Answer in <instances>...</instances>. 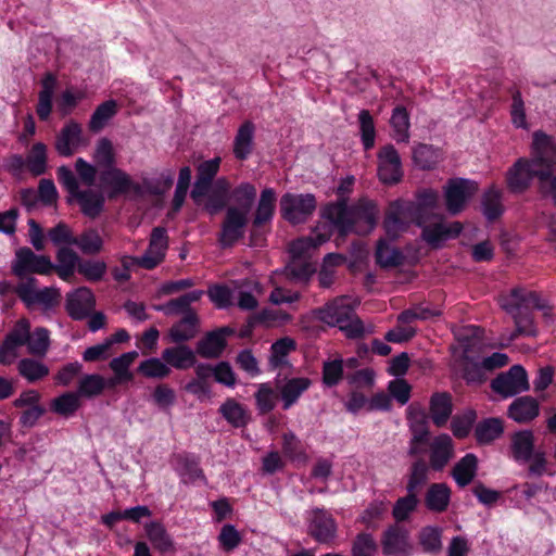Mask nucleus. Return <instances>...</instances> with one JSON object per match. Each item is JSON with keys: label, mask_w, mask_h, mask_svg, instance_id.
Wrapping results in <instances>:
<instances>
[{"label": "nucleus", "mask_w": 556, "mask_h": 556, "mask_svg": "<svg viewBox=\"0 0 556 556\" xmlns=\"http://www.w3.org/2000/svg\"><path fill=\"white\" fill-rule=\"evenodd\" d=\"M249 215L236 207H227L217 241L222 249L232 248L245 235Z\"/></svg>", "instance_id": "9b49d317"}, {"label": "nucleus", "mask_w": 556, "mask_h": 556, "mask_svg": "<svg viewBox=\"0 0 556 556\" xmlns=\"http://www.w3.org/2000/svg\"><path fill=\"white\" fill-rule=\"evenodd\" d=\"M378 545L370 533H359L352 545V556H375Z\"/></svg>", "instance_id": "774afa93"}, {"label": "nucleus", "mask_w": 556, "mask_h": 556, "mask_svg": "<svg viewBox=\"0 0 556 556\" xmlns=\"http://www.w3.org/2000/svg\"><path fill=\"white\" fill-rule=\"evenodd\" d=\"M137 356L138 353L136 351H130L123 353L118 357H114L110 362V368L117 377V380L125 381L132 378V375L129 372V366L134 363Z\"/></svg>", "instance_id": "0e129e2a"}, {"label": "nucleus", "mask_w": 556, "mask_h": 556, "mask_svg": "<svg viewBox=\"0 0 556 556\" xmlns=\"http://www.w3.org/2000/svg\"><path fill=\"white\" fill-rule=\"evenodd\" d=\"M425 218L413 202L396 200L390 203L383 219V228L390 240H396L412 224L422 227Z\"/></svg>", "instance_id": "7ed1b4c3"}, {"label": "nucleus", "mask_w": 556, "mask_h": 556, "mask_svg": "<svg viewBox=\"0 0 556 556\" xmlns=\"http://www.w3.org/2000/svg\"><path fill=\"white\" fill-rule=\"evenodd\" d=\"M453 397L448 392H434L429 400V413L432 422L444 427L453 414Z\"/></svg>", "instance_id": "5701e85b"}, {"label": "nucleus", "mask_w": 556, "mask_h": 556, "mask_svg": "<svg viewBox=\"0 0 556 556\" xmlns=\"http://www.w3.org/2000/svg\"><path fill=\"white\" fill-rule=\"evenodd\" d=\"M282 452L286 457L299 465L306 464L308 460L305 446L292 432L283 434Z\"/></svg>", "instance_id": "864d4df0"}, {"label": "nucleus", "mask_w": 556, "mask_h": 556, "mask_svg": "<svg viewBox=\"0 0 556 556\" xmlns=\"http://www.w3.org/2000/svg\"><path fill=\"white\" fill-rule=\"evenodd\" d=\"M227 346V340L218 333L208 331L195 344V354L206 359H216L222 356Z\"/></svg>", "instance_id": "cd10ccee"}, {"label": "nucleus", "mask_w": 556, "mask_h": 556, "mask_svg": "<svg viewBox=\"0 0 556 556\" xmlns=\"http://www.w3.org/2000/svg\"><path fill=\"white\" fill-rule=\"evenodd\" d=\"M54 264L47 255H38L30 248L23 247L15 251L11 265L12 274L24 280L28 274L49 275Z\"/></svg>", "instance_id": "0eeeda50"}, {"label": "nucleus", "mask_w": 556, "mask_h": 556, "mask_svg": "<svg viewBox=\"0 0 556 556\" xmlns=\"http://www.w3.org/2000/svg\"><path fill=\"white\" fill-rule=\"evenodd\" d=\"M507 296L523 306L525 309L529 311L530 307H533L541 311L547 321L552 320L553 307L549 302L543 299L538 292L529 291L523 288H514Z\"/></svg>", "instance_id": "b1692460"}, {"label": "nucleus", "mask_w": 556, "mask_h": 556, "mask_svg": "<svg viewBox=\"0 0 556 556\" xmlns=\"http://www.w3.org/2000/svg\"><path fill=\"white\" fill-rule=\"evenodd\" d=\"M162 359L166 362L168 367L178 370H186L193 367L197 363V354L189 345L185 343H175L163 350Z\"/></svg>", "instance_id": "4be33fe9"}, {"label": "nucleus", "mask_w": 556, "mask_h": 556, "mask_svg": "<svg viewBox=\"0 0 556 556\" xmlns=\"http://www.w3.org/2000/svg\"><path fill=\"white\" fill-rule=\"evenodd\" d=\"M290 260L276 274L285 275L292 281H308L313 274V238H301L289 245Z\"/></svg>", "instance_id": "20e7f679"}, {"label": "nucleus", "mask_w": 556, "mask_h": 556, "mask_svg": "<svg viewBox=\"0 0 556 556\" xmlns=\"http://www.w3.org/2000/svg\"><path fill=\"white\" fill-rule=\"evenodd\" d=\"M431 469L424 458H417L413 462L407 476L406 492L418 494V490L428 482Z\"/></svg>", "instance_id": "37998d69"}, {"label": "nucleus", "mask_w": 556, "mask_h": 556, "mask_svg": "<svg viewBox=\"0 0 556 556\" xmlns=\"http://www.w3.org/2000/svg\"><path fill=\"white\" fill-rule=\"evenodd\" d=\"M478 191V184L467 178H451L443 187L445 206L451 215L459 214Z\"/></svg>", "instance_id": "6e6552de"}, {"label": "nucleus", "mask_w": 556, "mask_h": 556, "mask_svg": "<svg viewBox=\"0 0 556 556\" xmlns=\"http://www.w3.org/2000/svg\"><path fill=\"white\" fill-rule=\"evenodd\" d=\"M220 415L235 428H242L250 421L248 409L235 399H227L219 407Z\"/></svg>", "instance_id": "4c0bfd02"}, {"label": "nucleus", "mask_w": 556, "mask_h": 556, "mask_svg": "<svg viewBox=\"0 0 556 556\" xmlns=\"http://www.w3.org/2000/svg\"><path fill=\"white\" fill-rule=\"evenodd\" d=\"M256 194L257 192L254 185L248 181L241 182L233 189L230 188L229 201L232 202V205H228V207H236L237 210H241V213L249 215L255 202Z\"/></svg>", "instance_id": "c756f323"}, {"label": "nucleus", "mask_w": 556, "mask_h": 556, "mask_svg": "<svg viewBox=\"0 0 556 556\" xmlns=\"http://www.w3.org/2000/svg\"><path fill=\"white\" fill-rule=\"evenodd\" d=\"M491 389L504 399L529 391L530 383L526 369L521 365L511 366L491 381Z\"/></svg>", "instance_id": "9d476101"}, {"label": "nucleus", "mask_w": 556, "mask_h": 556, "mask_svg": "<svg viewBox=\"0 0 556 556\" xmlns=\"http://www.w3.org/2000/svg\"><path fill=\"white\" fill-rule=\"evenodd\" d=\"M117 113V103L111 99L99 104L89 121V129L98 132L104 128L108 122Z\"/></svg>", "instance_id": "603ef678"}, {"label": "nucleus", "mask_w": 556, "mask_h": 556, "mask_svg": "<svg viewBox=\"0 0 556 556\" xmlns=\"http://www.w3.org/2000/svg\"><path fill=\"white\" fill-rule=\"evenodd\" d=\"M451 501V489L446 483H432L426 493L425 504L430 511L443 513Z\"/></svg>", "instance_id": "72a5a7b5"}, {"label": "nucleus", "mask_w": 556, "mask_h": 556, "mask_svg": "<svg viewBox=\"0 0 556 556\" xmlns=\"http://www.w3.org/2000/svg\"><path fill=\"white\" fill-rule=\"evenodd\" d=\"M73 199L77 200L84 215L90 218L98 217L104 207L103 194L91 189L81 190Z\"/></svg>", "instance_id": "58836bf2"}, {"label": "nucleus", "mask_w": 556, "mask_h": 556, "mask_svg": "<svg viewBox=\"0 0 556 556\" xmlns=\"http://www.w3.org/2000/svg\"><path fill=\"white\" fill-rule=\"evenodd\" d=\"M50 346L48 329L43 327L36 328L33 333L29 332L27 341L28 352L33 355L45 356Z\"/></svg>", "instance_id": "e2e57ef3"}, {"label": "nucleus", "mask_w": 556, "mask_h": 556, "mask_svg": "<svg viewBox=\"0 0 556 556\" xmlns=\"http://www.w3.org/2000/svg\"><path fill=\"white\" fill-rule=\"evenodd\" d=\"M547 174L542 178L539 191L544 198L552 200L553 204L556 205V143L554 142L552 151L549 153L546 163Z\"/></svg>", "instance_id": "49530a36"}, {"label": "nucleus", "mask_w": 556, "mask_h": 556, "mask_svg": "<svg viewBox=\"0 0 556 556\" xmlns=\"http://www.w3.org/2000/svg\"><path fill=\"white\" fill-rule=\"evenodd\" d=\"M454 456V442L447 433L437 435L429 445V464L432 470L441 471Z\"/></svg>", "instance_id": "f3484780"}, {"label": "nucleus", "mask_w": 556, "mask_h": 556, "mask_svg": "<svg viewBox=\"0 0 556 556\" xmlns=\"http://www.w3.org/2000/svg\"><path fill=\"white\" fill-rule=\"evenodd\" d=\"M138 372L147 378L164 379L170 375L172 370L162 357H150L140 363Z\"/></svg>", "instance_id": "13d9d810"}, {"label": "nucleus", "mask_w": 556, "mask_h": 556, "mask_svg": "<svg viewBox=\"0 0 556 556\" xmlns=\"http://www.w3.org/2000/svg\"><path fill=\"white\" fill-rule=\"evenodd\" d=\"M204 294L203 290H193L179 298L172 299L164 304L153 305V308L157 312H162L167 316L182 314L188 315L190 312H195L191 307V303L199 301Z\"/></svg>", "instance_id": "393cba45"}, {"label": "nucleus", "mask_w": 556, "mask_h": 556, "mask_svg": "<svg viewBox=\"0 0 556 556\" xmlns=\"http://www.w3.org/2000/svg\"><path fill=\"white\" fill-rule=\"evenodd\" d=\"M470 334H457L458 342L463 345V352L455 361L454 368L469 386H480L486 380L480 362L469 355L470 337L477 336L478 327H470Z\"/></svg>", "instance_id": "423d86ee"}, {"label": "nucleus", "mask_w": 556, "mask_h": 556, "mask_svg": "<svg viewBox=\"0 0 556 556\" xmlns=\"http://www.w3.org/2000/svg\"><path fill=\"white\" fill-rule=\"evenodd\" d=\"M309 386L311 380L306 378H292L282 384H280V381L277 379L276 389L280 392L283 409H289Z\"/></svg>", "instance_id": "2f4dec72"}, {"label": "nucleus", "mask_w": 556, "mask_h": 556, "mask_svg": "<svg viewBox=\"0 0 556 556\" xmlns=\"http://www.w3.org/2000/svg\"><path fill=\"white\" fill-rule=\"evenodd\" d=\"M352 312L353 309L349 305L343 304L342 300H334L324 308L315 311V315L325 324L339 328Z\"/></svg>", "instance_id": "7c9ffc66"}, {"label": "nucleus", "mask_w": 556, "mask_h": 556, "mask_svg": "<svg viewBox=\"0 0 556 556\" xmlns=\"http://www.w3.org/2000/svg\"><path fill=\"white\" fill-rule=\"evenodd\" d=\"M424 552L438 554L442 549V529L437 526L424 527L418 535Z\"/></svg>", "instance_id": "5fc2aeb1"}, {"label": "nucleus", "mask_w": 556, "mask_h": 556, "mask_svg": "<svg viewBox=\"0 0 556 556\" xmlns=\"http://www.w3.org/2000/svg\"><path fill=\"white\" fill-rule=\"evenodd\" d=\"M37 279L33 276L26 277L15 286L14 293L29 309L39 306L43 312L53 309L61 300L60 289L56 287L37 288Z\"/></svg>", "instance_id": "39448f33"}, {"label": "nucleus", "mask_w": 556, "mask_h": 556, "mask_svg": "<svg viewBox=\"0 0 556 556\" xmlns=\"http://www.w3.org/2000/svg\"><path fill=\"white\" fill-rule=\"evenodd\" d=\"M295 350V342L289 337L281 338L270 346V356L268 359L269 369L275 370L281 366L288 365L287 356Z\"/></svg>", "instance_id": "de8ad7c7"}, {"label": "nucleus", "mask_w": 556, "mask_h": 556, "mask_svg": "<svg viewBox=\"0 0 556 556\" xmlns=\"http://www.w3.org/2000/svg\"><path fill=\"white\" fill-rule=\"evenodd\" d=\"M56 86V77L47 73L41 80V90L38 94V104L36 112L41 121H47L52 111V98Z\"/></svg>", "instance_id": "c9c22d12"}, {"label": "nucleus", "mask_w": 556, "mask_h": 556, "mask_svg": "<svg viewBox=\"0 0 556 556\" xmlns=\"http://www.w3.org/2000/svg\"><path fill=\"white\" fill-rule=\"evenodd\" d=\"M74 245L85 255H97L103 250V240L97 229L89 228L75 237Z\"/></svg>", "instance_id": "3c124183"}, {"label": "nucleus", "mask_w": 556, "mask_h": 556, "mask_svg": "<svg viewBox=\"0 0 556 556\" xmlns=\"http://www.w3.org/2000/svg\"><path fill=\"white\" fill-rule=\"evenodd\" d=\"M81 139V127L76 122L67 123L56 136L55 150L62 156H72Z\"/></svg>", "instance_id": "a878e982"}, {"label": "nucleus", "mask_w": 556, "mask_h": 556, "mask_svg": "<svg viewBox=\"0 0 556 556\" xmlns=\"http://www.w3.org/2000/svg\"><path fill=\"white\" fill-rule=\"evenodd\" d=\"M477 414L473 409H467L462 415H455L451 421L453 434L458 439L466 438L476 421Z\"/></svg>", "instance_id": "338daca9"}, {"label": "nucleus", "mask_w": 556, "mask_h": 556, "mask_svg": "<svg viewBox=\"0 0 556 556\" xmlns=\"http://www.w3.org/2000/svg\"><path fill=\"white\" fill-rule=\"evenodd\" d=\"M230 182L226 177L215 179L211 192L200 205L211 216L226 211L229 201Z\"/></svg>", "instance_id": "6ab92c4d"}, {"label": "nucleus", "mask_w": 556, "mask_h": 556, "mask_svg": "<svg viewBox=\"0 0 556 556\" xmlns=\"http://www.w3.org/2000/svg\"><path fill=\"white\" fill-rule=\"evenodd\" d=\"M346 202V199H339L321 210V222L315 226V248L327 242L333 229L338 231V239L344 240L351 232L367 235L376 227L378 211L372 201L359 199L351 206Z\"/></svg>", "instance_id": "f257e3e1"}, {"label": "nucleus", "mask_w": 556, "mask_h": 556, "mask_svg": "<svg viewBox=\"0 0 556 556\" xmlns=\"http://www.w3.org/2000/svg\"><path fill=\"white\" fill-rule=\"evenodd\" d=\"M56 261L58 264L54 265L53 270L56 271L61 279L68 280L81 260L75 251L70 248L62 247L56 252Z\"/></svg>", "instance_id": "c03bdc74"}, {"label": "nucleus", "mask_w": 556, "mask_h": 556, "mask_svg": "<svg viewBox=\"0 0 556 556\" xmlns=\"http://www.w3.org/2000/svg\"><path fill=\"white\" fill-rule=\"evenodd\" d=\"M504 432L503 421L500 418H485L475 428V437L479 444H489L498 439Z\"/></svg>", "instance_id": "a19ab883"}, {"label": "nucleus", "mask_w": 556, "mask_h": 556, "mask_svg": "<svg viewBox=\"0 0 556 556\" xmlns=\"http://www.w3.org/2000/svg\"><path fill=\"white\" fill-rule=\"evenodd\" d=\"M99 178L102 187L108 189V198L111 200L119 194L127 193L129 190L140 191V186L135 184L126 172L116 166L102 169Z\"/></svg>", "instance_id": "ddd939ff"}, {"label": "nucleus", "mask_w": 556, "mask_h": 556, "mask_svg": "<svg viewBox=\"0 0 556 556\" xmlns=\"http://www.w3.org/2000/svg\"><path fill=\"white\" fill-rule=\"evenodd\" d=\"M276 208V192L271 188L262 190L256 211L251 222L250 237L255 241L260 233V228L271 222Z\"/></svg>", "instance_id": "2eb2a0df"}, {"label": "nucleus", "mask_w": 556, "mask_h": 556, "mask_svg": "<svg viewBox=\"0 0 556 556\" xmlns=\"http://www.w3.org/2000/svg\"><path fill=\"white\" fill-rule=\"evenodd\" d=\"M106 387V382L101 375H85L78 383L77 394L83 397L91 399L100 395Z\"/></svg>", "instance_id": "6e6d98bb"}, {"label": "nucleus", "mask_w": 556, "mask_h": 556, "mask_svg": "<svg viewBox=\"0 0 556 556\" xmlns=\"http://www.w3.org/2000/svg\"><path fill=\"white\" fill-rule=\"evenodd\" d=\"M200 332V317L197 312H190L176 321L168 330L173 343H185L194 339Z\"/></svg>", "instance_id": "412c9836"}, {"label": "nucleus", "mask_w": 556, "mask_h": 556, "mask_svg": "<svg viewBox=\"0 0 556 556\" xmlns=\"http://www.w3.org/2000/svg\"><path fill=\"white\" fill-rule=\"evenodd\" d=\"M419 504L418 494L407 493L405 496L397 498L392 508V516L397 522H403L409 518Z\"/></svg>", "instance_id": "4d7b16f0"}, {"label": "nucleus", "mask_w": 556, "mask_h": 556, "mask_svg": "<svg viewBox=\"0 0 556 556\" xmlns=\"http://www.w3.org/2000/svg\"><path fill=\"white\" fill-rule=\"evenodd\" d=\"M381 546L386 556H409L410 554L408 533L399 526H391L384 531Z\"/></svg>", "instance_id": "a211bd4d"}, {"label": "nucleus", "mask_w": 556, "mask_h": 556, "mask_svg": "<svg viewBox=\"0 0 556 556\" xmlns=\"http://www.w3.org/2000/svg\"><path fill=\"white\" fill-rule=\"evenodd\" d=\"M279 206L285 220L292 225L302 224L313 214V194L285 193Z\"/></svg>", "instance_id": "f8f14e48"}, {"label": "nucleus", "mask_w": 556, "mask_h": 556, "mask_svg": "<svg viewBox=\"0 0 556 556\" xmlns=\"http://www.w3.org/2000/svg\"><path fill=\"white\" fill-rule=\"evenodd\" d=\"M17 371L28 382H37L49 375V367L35 358H22L17 364Z\"/></svg>", "instance_id": "09e8293b"}, {"label": "nucleus", "mask_w": 556, "mask_h": 556, "mask_svg": "<svg viewBox=\"0 0 556 556\" xmlns=\"http://www.w3.org/2000/svg\"><path fill=\"white\" fill-rule=\"evenodd\" d=\"M420 228L422 229L421 239L432 249H440L445 241L457 238L460 235L463 225L459 222H452L450 224L438 222L432 225H426L425 222Z\"/></svg>", "instance_id": "4468645a"}, {"label": "nucleus", "mask_w": 556, "mask_h": 556, "mask_svg": "<svg viewBox=\"0 0 556 556\" xmlns=\"http://www.w3.org/2000/svg\"><path fill=\"white\" fill-rule=\"evenodd\" d=\"M376 263L381 268H393L403 265L405 256L397 248H391L384 239L377 242Z\"/></svg>", "instance_id": "ea45409f"}, {"label": "nucleus", "mask_w": 556, "mask_h": 556, "mask_svg": "<svg viewBox=\"0 0 556 556\" xmlns=\"http://www.w3.org/2000/svg\"><path fill=\"white\" fill-rule=\"evenodd\" d=\"M477 470L478 458L468 453L454 465L451 475L459 488H465L475 479Z\"/></svg>", "instance_id": "473e14b6"}, {"label": "nucleus", "mask_w": 556, "mask_h": 556, "mask_svg": "<svg viewBox=\"0 0 556 556\" xmlns=\"http://www.w3.org/2000/svg\"><path fill=\"white\" fill-rule=\"evenodd\" d=\"M390 125L393 129V138L397 142H408L410 122L405 106L397 105L393 109Z\"/></svg>", "instance_id": "a18cd8bd"}, {"label": "nucleus", "mask_w": 556, "mask_h": 556, "mask_svg": "<svg viewBox=\"0 0 556 556\" xmlns=\"http://www.w3.org/2000/svg\"><path fill=\"white\" fill-rule=\"evenodd\" d=\"M413 161L420 169H430L438 163L439 154L432 146L419 143L413 150Z\"/></svg>", "instance_id": "bf43d9fd"}, {"label": "nucleus", "mask_w": 556, "mask_h": 556, "mask_svg": "<svg viewBox=\"0 0 556 556\" xmlns=\"http://www.w3.org/2000/svg\"><path fill=\"white\" fill-rule=\"evenodd\" d=\"M511 454L517 462H529L534 453V435L531 430H521L511 437Z\"/></svg>", "instance_id": "f704fd0d"}, {"label": "nucleus", "mask_w": 556, "mask_h": 556, "mask_svg": "<svg viewBox=\"0 0 556 556\" xmlns=\"http://www.w3.org/2000/svg\"><path fill=\"white\" fill-rule=\"evenodd\" d=\"M500 306L511 316L516 327L515 331L505 336V340L508 343L516 340L519 336L533 338L538 336V328L530 311L525 309L523 306L511 301L506 295L500 299Z\"/></svg>", "instance_id": "1a4fd4ad"}, {"label": "nucleus", "mask_w": 556, "mask_h": 556, "mask_svg": "<svg viewBox=\"0 0 556 556\" xmlns=\"http://www.w3.org/2000/svg\"><path fill=\"white\" fill-rule=\"evenodd\" d=\"M93 160L103 169L115 167V154L110 139L101 138L96 146Z\"/></svg>", "instance_id": "680f3d73"}, {"label": "nucleus", "mask_w": 556, "mask_h": 556, "mask_svg": "<svg viewBox=\"0 0 556 556\" xmlns=\"http://www.w3.org/2000/svg\"><path fill=\"white\" fill-rule=\"evenodd\" d=\"M79 395L74 392H66L51 402V409L64 417L72 416L79 408Z\"/></svg>", "instance_id": "052dcab7"}, {"label": "nucleus", "mask_w": 556, "mask_h": 556, "mask_svg": "<svg viewBox=\"0 0 556 556\" xmlns=\"http://www.w3.org/2000/svg\"><path fill=\"white\" fill-rule=\"evenodd\" d=\"M26 159L28 172L33 176H41L47 172V146L42 142H36L29 150Z\"/></svg>", "instance_id": "8fccbe9b"}, {"label": "nucleus", "mask_w": 556, "mask_h": 556, "mask_svg": "<svg viewBox=\"0 0 556 556\" xmlns=\"http://www.w3.org/2000/svg\"><path fill=\"white\" fill-rule=\"evenodd\" d=\"M540 414V404L536 399L523 395L515 399L507 408V416L517 424H528Z\"/></svg>", "instance_id": "aec40b11"}, {"label": "nucleus", "mask_w": 556, "mask_h": 556, "mask_svg": "<svg viewBox=\"0 0 556 556\" xmlns=\"http://www.w3.org/2000/svg\"><path fill=\"white\" fill-rule=\"evenodd\" d=\"M482 214L489 222H493L504 213L503 192L494 186L484 191L481 200Z\"/></svg>", "instance_id": "e433bc0d"}, {"label": "nucleus", "mask_w": 556, "mask_h": 556, "mask_svg": "<svg viewBox=\"0 0 556 556\" xmlns=\"http://www.w3.org/2000/svg\"><path fill=\"white\" fill-rule=\"evenodd\" d=\"M358 123L362 143L365 150H369L375 146L376 129L374 118L368 110H362L358 113Z\"/></svg>", "instance_id": "69168bd1"}, {"label": "nucleus", "mask_w": 556, "mask_h": 556, "mask_svg": "<svg viewBox=\"0 0 556 556\" xmlns=\"http://www.w3.org/2000/svg\"><path fill=\"white\" fill-rule=\"evenodd\" d=\"M96 305L92 291L87 287H79L66 295L65 308L74 320L86 318Z\"/></svg>", "instance_id": "dca6fc26"}, {"label": "nucleus", "mask_w": 556, "mask_h": 556, "mask_svg": "<svg viewBox=\"0 0 556 556\" xmlns=\"http://www.w3.org/2000/svg\"><path fill=\"white\" fill-rule=\"evenodd\" d=\"M554 144V139L542 130L533 134L529 157H519L506 172L505 181L509 192L522 194L534 179L538 185L547 174V160Z\"/></svg>", "instance_id": "f03ea898"}, {"label": "nucleus", "mask_w": 556, "mask_h": 556, "mask_svg": "<svg viewBox=\"0 0 556 556\" xmlns=\"http://www.w3.org/2000/svg\"><path fill=\"white\" fill-rule=\"evenodd\" d=\"M338 532V526L331 514L324 509H315V541L331 545Z\"/></svg>", "instance_id": "bb28decb"}, {"label": "nucleus", "mask_w": 556, "mask_h": 556, "mask_svg": "<svg viewBox=\"0 0 556 556\" xmlns=\"http://www.w3.org/2000/svg\"><path fill=\"white\" fill-rule=\"evenodd\" d=\"M144 530L155 549L166 553L174 548V542L161 522L150 521L144 525Z\"/></svg>", "instance_id": "79ce46f5"}, {"label": "nucleus", "mask_w": 556, "mask_h": 556, "mask_svg": "<svg viewBox=\"0 0 556 556\" xmlns=\"http://www.w3.org/2000/svg\"><path fill=\"white\" fill-rule=\"evenodd\" d=\"M255 125L245 121L238 129L233 140V154L237 160L244 161L251 154L254 147Z\"/></svg>", "instance_id": "c85d7f7f"}]
</instances>
